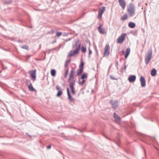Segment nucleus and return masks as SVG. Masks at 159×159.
Returning <instances> with one entry per match:
<instances>
[{"label":"nucleus","instance_id":"1","mask_svg":"<svg viewBox=\"0 0 159 159\" xmlns=\"http://www.w3.org/2000/svg\"><path fill=\"white\" fill-rule=\"evenodd\" d=\"M127 11L129 16H132L134 15L135 12L134 5L133 4H130L127 7Z\"/></svg>","mask_w":159,"mask_h":159},{"label":"nucleus","instance_id":"2","mask_svg":"<svg viewBox=\"0 0 159 159\" xmlns=\"http://www.w3.org/2000/svg\"><path fill=\"white\" fill-rule=\"evenodd\" d=\"M75 71L74 70H71L70 73L69 78L67 82L69 83H73L74 82L75 83V81L74 80Z\"/></svg>","mask_w":159,"mask_h":159},{"label":"nucleus","instance_id":"3","mask_svg":"<svg viewBox=\"0 0 159 159\" xmlns=\"http://www.w3.org/2000/svg\"><path fill=\"white\" fill-rule=\"evenodd\" d=\"M126 34L124 33L122 34L120 36H119L116 39V42L118 43H121L124 41Z\"/></svg>","mask_w":159,"mask_h":159},{"label":"nucleus","instance_id":"4","mask_svg":"<svg viewBox=\"0 0 159 159\" xmlns=\"http://www.w3.org/2000/svg\"><path fill=\"white\" fill-rule=\"evenodd\" d=\"M152 57V52H150L145 57V62L146 63L148 64L150 61Z\"/></svg>","mask_w":159,"mask_h":159},{"label":"nucleus","instance_id":"5","mask_svg":"<svg viewBox=\"0 0 159 159\" xmlns=\"http://www.w3.org/2000/svg\"><path fill=\"white\" fill-rule=\"evenodd\" d=\"M110 46L109 45H106L105 48L104 56H108L109 54Z\"/></svg>","mask_w":159,"mask_h":159},{"label":"nucleus","instance_id":"6","mask_svg":"<svg viewBox=\"0 0 159 159\" xmlns=\"http://www.w3.org/2000/svg\"><path fill=\"white\" fill-rule=\"evenodd\" d=\"M79 50V48H76L74 51H71L68 55L69 57H72L74 56L75 54L78 53Z\"/></svg>","mask_w":159,"mask_h":159},{"label":"nucleus","instance_id":"7","mask_svg":"<svg viewBox=\"0 0 159 159\" xmlns=\"http://www.w3.org/2000/svg\"><path fill=\"white\" fill-rule=\"evenodd\" d=\"M120 6L123 10H124L126 7V3L125 0H118Z\"/></svg>","mask_w":159,"mask_h":159},{"label":"nucleus","instance_id":"8","mask_svg":"<svg viewBox=\"0 0 159 159\" xmlns=\"http://www.w3.org/2000/svg\"><path fill=\"white\" fill-rule=\"evenodd\" d=\"M75 83L74 82H73V83H70L69 84V86L70 88L72 93L73 95L75 94V92L74 91V86L75 85Z\"/></svg>","mask_w":159,"mask_h":159},{"label":"nucleus","instance_id":"9","mask_svg":"<svg viewBox=\"0 0 159 159\" xmlns=\"http://www.w3.org/2000/svg\"><path fill=\"white\" fill-rule=\"evenodd\" d=\"M75 83L74 82H73V83H70L69 84V86L70 88L72 93L73 95L75 94V92L74 91V86L75 85Z\"/></svg>","mask_w":159,"mask_h":159},{"label":"nucleus","instance_id":"10","mask_svg":"<svg viewBox=\"0 0 159 159\" xmlns=\"http://www.w3.org/2000/svg\"><path fill=\"white\" fill-rule=\"evenodd\" d=\"M29 73L30 74L31 77L33 79H34L36 78V70H34L30 71Z\"/></svg>","mask_w":159,"mask_h":159},{"label":"nucleus","instance_id":"11","mask_svg":"<svg viewBox=\"0 0 159 159\" xmlns=\"http://www.w3.org/2000/svg\"><path fill=\"white\" fill-rule=\"evenodd\" d=\"M114 117L115 119V120L116 122L119 123L120 122L121 119L120 117L116 113H114Z\"/></svg>","mask_w":159,"mask_h":159},{"label":"nucleus","instance_id":"12","mask_svg":"<svg viewBox=\"0 0 159 159\" xmlns=\"http://www.w3.org/2000/svg\"><path fill=\"white\" fill-rule=\"evenodd\" d=\"M105 9V7H103L102 10H99V11L98 15V18H100L102 17V15Z\"/></svg>","mask_w":159,"mask_h":159},{"label":"nucleus","instance_id":"13","mask_svg":"<svg viewBox=\"0 0 159 159\" xmlns=\"http://www.w3.org/2000/svg\"><path fill=\"white\" fill-rule=\"evenodd\" d=\"M140 80L141 83V86L144 87L145 86V80L144 77L143 76H141L140 78Z\"/></svg>","mask_w":159,"mask_h":159},{"label":"nucleus","instance_id":"14","mask_svg":"<svg viewBox=\"0 0 159 159\" xmlns=\"http://www.w3.org/2000/svg\"><path fill=\"white\" fill-rule=\"evenodd\" d=\"M136 77L135 76L131 75L129 77L128 80L130 82H132L135 81L136 79Z\"/></svg>","mask_w":159,"mask_h":159},{"label":"nucleus","instance_id":"15","mask_svg":"<svg viewBox=\"0 0 159 159\" xmlns=\"http://www.w3.org/2000/svg\"><path fill=\"white\" fill-rule=\"evenodd\" d=\"M111 103L112 105V107L114 108H116L118 106L117 101H111Z\"/></svg>","mask_w":159,"mask_h":159},{"label":"nucleus","instance_id":"16","mask_svg":"<svg viewBox=\"0 0 159 159\" xmlns=\"http://www.w3.org/2000/svg\"><path fill=\"white\" fill-rule=\"evenodd\" d=\"M98 31L101 34H104L105 33V30L104 29L102 28L101 25H100L98 28Z\"/></svg>","mask_w":159,"mask_h":159},{"label":"nucleus","instance_id":"17","mask_svg":"<svg viewBox=\"0 0 159 159\" xmlns=\"http://www.w3.org/2000/svg\"><path fill=\"white\" fill-rule=\"evenodd\" d=\"M130 52V49L129 48H128L126 51V53L125 55V59H126L128 56Z\"/></svg>","mask_w":159,"mask_h":159},{"label":"nucleus","instance_id":"18","mask_svg":"<svg viewBox=\"0 0 159 159\" xmlns=\"http://www.w3.org/2000/svg\"><path fill=\"white\" fill-rule=\"evenodd\" d=\"M128 18V15L125 13L124 14L123 16L121 17L120 18L121 20H127Z\"/></svg>","mask_w":159,"mask_h":159},{"label":"nucleus","instance_id":"19","mask_svg":"<svg viewBox=\"0 0 159 159\" xmlns=\"http://www.w3.org/2000/svg\"><path fill=\"white\" fill-rule=\"evenodd\" d=\"M129 26L131 28H134L135 26V24L134 23L132 22H130L128 24Z\"/></svg>","mask_w":159,"mask_h":159},{"label":"nucleus","instance_id":"20","mask_svg":"<svg viewBox=\"0 0 159 159\" xmlns=\"http://www.w3.org/2000/svg\"><path fill=\"white\" fill-rule=\"evenodd\" d=\"M157 74V70L155 69H153L151 71V75L152 76H154L156 75Z\"/></svg>","mask_w":159,"mask_h":159},{"label":"nucleus","instance_id":"21","mask_svg":"<svg viewBox=\"0 0 159 159\" xmlns=\"http://www.w3.org/2000/svg\"><path fill=\"white\" fill-rule=\"evenodd\" d=\"M85 80L84 79H79L78 83L79 84L81 85H83L84 83Z\"/></svg>","mask_w":159,"mask_h":159},{"label":"nucleus","instance_id":"22","mask_svg":"<svg viewBox=\"0 0 159 159\" xmlns=\"http://www.w3.org/2000/svg\"><path fill=\"white\" fill-rule=\"evenodd\" d=\"M83 70L82 69L80 68L79 69L77 70V74L78 75H80V74L83 72Z\"/></svg>","mask_w":159,"mask_h":159},{"label":"nucleus","instance_id":"23","mask_svg":"<svg viewBox=\"0 0 159 159\" xmlns=\"http://www.w3.org/2000/svg\"><path fill=\"white\" fill-rule=\"evenodd\" d=\"M87 77V74L86 73L83 74L81 76V77L80 78V79H86Z\"/></svg>","mask_w":159,"mask_h":159},{"label":"nucleus","instance_id":"24","mask_svg":"<svg viewBox=\"0 0 159 159\" xmlns=\"http://www.w3.org/2000/svg\"><path fill=\"white\" fill-rule=\"evenodd\" d=\"M56 71L54 69L52 70L51 71V74L52 76H54L55 75Z\"/></svg>","mask_w":159,"mask_h":159},{"label":"nucleus","instance_id":"25","mask_svg":"<svg viewBox=\"0 0 159 159\" xmlns=\"http://www.w3.org/2000/svg\"><path fill=\"white\" fill-rule=\"evenodd\" d=\"M28 88H29V89L30 91H34V89L33 88V87L32 86V85L31 84L29 85Z\"/></svg>","mask_w":159,"mask_h":159},{"label":"nucleus","instance_id":"26","mask_svg":"<svg viewBox=\"0 0 159 159\" xmlns=\"http://www.w3.org/2000/svg\"><path fill=\"white\" fill-rule=\"evenodd\" d=\"M68 98L69 99L71 102L72 101L74 100V99L72 98V97L71 96L70 94H68Z\"/></svg>","mask_w":159,"mask_h":159},{"label":"nucleus","instance_id":"27","mask_svg":"<svg viewBox=\"0 0 159 159\" xmlns=\"http://www.w3.org/2000/svg\"><path fill=\"white\" fill-rule=\"evenodd\" d=\"M62 94V91H61V90L59 91L58 92V93H57V97H59Z\"/></svg>","mask_w":159,"mask_h":159},{"label":"nucleus","instance_id":"28","mask_svg":"<svg viewBox=\"0 0 159 159\" xmlns=\"http://www.w3.org/2000/svg\"><path fill=\"white\" fill-rule=\"evenodd\" d=\"M81 50L83 52H86V48H85L84 47H82L81 49Z\"/></svg>","mask_w":159,"mask_h":159},{"label":"nucleus","instance_id":"29","mask_svg":"<svg viewBox=\"0 0 159 159\" xmlns=\"http://www.w3.org/2000/svg\"><path fill=\"white\" fill-rule=\"evenodd\" d=\"M84 66V63L82 62L79 66V68L83 69V66Z\"/></svg>","mask_w":159,"mask_h":159},{"label":"nucleus","instance_id":"30","mask_svg":"<svg viewBox=\"0 0 159 159\" xmlns=\"http://www.w3.org/2000/svg\"><path fill=\"white\" fill-rule=\"evenodd\" d=\"M62 34V33L60 32H57L56 33V36L57 37H59Z\"/></svg>","mask_w":159,"mask_h":159},{"label":"nucleus","instance_id":"31","mask_svg":"<svg viewBox=\"0 0 159 159\" xmlns=\"http://www.w3.org/2000/svg\"><path fill=\"white\" fill-rule=\"evenodd\" d=\"M68 69H67L66 70V71L65 72V78L67 77V75L68 74Z\"/></svg>","mask_w":159,"mask_h":159},{"label":"nucleus","instance_id":"32","mask_svg":"<svg viewBox=\"0 0 159 159\" xmlns=\"http://www.w3.org/2000/svg\"><path fill=\"white\" fill-rule=\"evenodd\" d=\"M21 48H22L25 49H27L28 48V47L26 45L23 46H22Z\"/></svg>","mask_w":159,"mask_h":159},{"label":"nucleus","instance_id":"33","mask_svg":"<svg viewBox=\"0 0 159 159\" xmlns=\"http://www.w3.org/2000/svg\"><path fill=\"white\" fill-rule=\"evenodd\" d=\"M56 88L57 90H58L61 89L60 87L58 85H57L56 86Z\"/></svg>","mask_w":159,"mask_h":159},{"label":"nucleus","instance_id":"34","mask_svg":"<svg viewBox=\"0 0 159 159\" xmlns=\"http://www.w3.org/2000/svg\"><path fill=\"white\" fill-rule=\"evenodd\" d=\"M89 55H90L91 53H92V51H91V50H90V49L89 48Z\"/></svg>","mask_w":159,"mask_h":159},{"label":"nucleus","instance_id":"35","mask_svg":"<svg viewBox=\"0 0 159 159\" xmlns=\"http://www.w3.org/2000/svg\"><path fill=\"white\" fill-rule=\"evenodd\" d=\"M67 95H68V94H70V92H69V89L68 88H67Z\"/></svg>","mask_w":159,"mask_h":159},{"label":"nucleus","instance_id":"36","mask_svg":"<svg viewBox=\"0 0 159 159\" xmlns=\"http://www.w3.org/2000/svg\"><path fill=\"white\" fill-rule=\"evenodd\" d=\"M51 148V146L50 145H49L47 147V148L48 149H50Z\"/></svg>","mask_w":159,"mask_h":159},{"label":"nucleus","instance_id":"37","mask_svg":"<svg viewBox=\"0 0 159 159\" xmlns=\"http://www.w3.org/2000/svg\"><path fill=\"white\" fill-rule=\"evenodd\" d=\"M75 45H74V46H73V48H75Z\"/></svg>","mask_w":159,"mask_h":159},{"label":"nucleus","instance_id":"38","mask_svg":"<svg viewBox=\"0 0 159 159\" xmlns=\"http://www.w3.org/2000/svg\"><path fill=\"white\" fill-rule=\"evenodd\" d=\"M132 1H133L134 0H132Z\"/></svg>","mask_w":159,"mask_h":159}]
</instances>
